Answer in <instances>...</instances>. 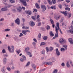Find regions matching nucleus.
Wrapping results in <instances>:
<instances>
[{"mask_svg":"<svg viewBox=\"0 0 73 73\" xmlns=\"http://www.w3.org/2000/svg\"><path fill=\"white\" fill-rule=\"evenodd\" d=\"M59 8L60 9H61L62 8V5L61 4H60L58 5Z\"/></svg>","mask_w":73,"mask_h":73,"instance_id":"nucleus-52","label":"nucleus"},{"mask_svg":"<svg viewBox=\"0 0 73 73\" xmlns=\"http://www.w3.org/2000/svg\"><path fill=\"white\" fill-rule=\"evenodd\" d=\"M10 2L12 3H15V0H9Z\"/></svg>","mask_w":73,"mask_h":73,"instance_id":"nucleus-35","label":"nucleus"},{"mask_svg":"<svg viewBox=\"0 0 73 73\" xmlns=\"http://www.w3.org/2000/svg\"><path fill=\"white\" fill-rule=\"evenodd\" d=\"M33 41H35V42H37V40H36V38H34V39H33Z\"/></svg>","mask_w":73,"mask_h":73,"instance_id":"nucleus-58","label":"nucleus"},{"mask_svg":"<svg viewBox=\"0 0 73 73\" xmlns=\"http://www.w3.org/2000/svg\"><path fill=\"white\" fill-rule=\"evenodd\" d=\"M47 30V31H48L49 29H50V26H49V25H47L46 27Z\"/></svg>","mask_w":73,"mask_h":73,"instance_id":"nucleus-50","label":"nucleus"},{"mask_svg":"<svg viewBox=\"0 0 73 73\" xmlns=\"http://www.w3.org/2000/svg\"><path fill=\"white\" fill-rule=\"evenodd\" d=\"M54 17L56 20H58V19H59L61 17V15H54Z\"/></svg>","mask_w":73,"mask_h":73,"instance_id":"nucleus-6","label":"nucleus"},{"mask_svg":"<svg viewBox=\"0 0 73 73\" xmlns=\"http://www.w3.org/2000/svg\"><path fill=\"white\" fill-rule=\"evenodd\" d=\"M22 28L23 29H28L29 27H25V26H23L22 27Z\"/></svg>","mask_w":73,"mask_h":73,"instance_id":"nucleus-29","label":"nucleus"},{"mask_svg":"<svg viewBox=\"0 0 73 73\" xmlns=\"http://www.w3.org/2000/svg\"><path fill=\"white\" fill-rule=\"evenodd\" d=\"M5 66H3V68H2L1 71L2 73H5Z\"/></svg>","mask_w":73,"mask_h":73,"instance_id":"nucleus-11","label":"nucleus"},{"mask_svg":"<svg viewBox=\"0 0 73 73\" xmlns=\"http://www.w3.org/2000/svg\"><path fill=\"white\" fill-rule=\"evenodd\" d=\"M70 28H71V29H70V30H73V26L71 25L70 26Z\"/></svg>","mask_w":73,"mask_h":73,"instance_id":"nucleus-60","label":"nucleus"},{"mask_svg":"<svg viewBox=\"0 0 73 73\" xmlns=\"http://www.w3.org/2000/svg\"><path fill=\"white\" fill-rule=\"evenodd\" d=\"M26 53H27V54L28 55H31V52H26Z\"/></svg>","mask_w":73,"mask_h":73,"instance_id":"nucleus-51","label":"nucleus"},{"mask_svg":"<svg viewBox=\"0 0 73 73\" xmlns=\"http://www.w3.org/2000/svg\"><path fill=\"white\" fill-rule=\"evenodd\" d=\"M57 24H58V27H59L58 30H59V31L60 32V33H61L62 35V32L61 31V29H60V28H59V23H56V28H57Z\"/></svg>","mask_w":73,"mask_h":73,"instance_id":"nucleus-13","label":"nucleus"},{"mask_svg":"<svg viewBox=\"0 0 73 73\" xmlns=\"http://www.w3.org/2000/svg\"><path fill=\"white\" fill-rule=\"evenodd\" d=\"M48 1L50 5H52L53 3L51 0H48Z\"/></svg>","mask_w":73,"mask_h":73,"instance_id":"nucleus-25","label":"nucleus"},{"mask_svg":"<svg viewBox=\"0 0 73 73\" xmlns=\"http://www.w3.org/2000/svg\"><path fill=\"white\" fill-rule=\"evenodd\" d=\"M53 47H50L49 48V51H50V52H52V51L53 50Z\"/></svg>","mask_w":73,"mask_h":73,"instance_id":"nucleus-41","label":"nucleus"},{"mask_svg":"<svg viewBox=\"0 0 73 73\" xmlns=\"http://www.w3.org/2000/svg\"><path fill=\"white\" fill-rule=\"evenodd\" d=\"M52 1L53 4H55V3H56V0H52Z\"/></svg>","mask_w":73,"mask_h":73,"instance_id":"nucleus-34","label":"nucleus"},{"mask_svg":"<svg viewBox=\"0 0 73 73\" xmlns=\"http://www.w3.org/2000/svg\"><path fill=\"white\" fill-rule=\"evenodd\" d=\"M31 18L33 19L34 20H36V17L33 16L31 17Z\"/></svg>","mask_w":73,"mask_h":73,"instance_id":"nucleus-53","label":"nucleus"},{"mask_svg":"<svg viewBox=\"0 0 73 73\" xmlns=\"http://www.w3.org/2000/svg\"><path fill=\"white\" fill-rule=\"evenodd\" d=\"M42 54H45V51L44 50H43L42 52Z\"/></svg>","mask_w":73,"mask_h":73,"instance_id":"nucleus-57","label":"nucleus"},{"mask_svg":"<svg viewBox=\"0 0 73 73\" xmlns=\"http://www.w3.org/2000/svg\"><path fill=\"white\" fill-rule=\"evenodd\" d=\"M41 34L39 33L38 36V38H41Z\"/></svg>","mask_w":73,"mask_h":73,"instance_id":"nucleus-56","label":"nucleus"},{"mask_svg":"<svg viewBox=\"0 0 73 73\" xmlns=\"http://www.w3.org/2000/svg\"><path fill=\"white\" fill-rule=\"evenodd\" d=\"M2 52L3 53H6V51H5V49H4L3 50Z\"/></svg>","mask_w":73,"mask_h":73,"instance_id":"nucleus-40","label":"nucleus"},{"mask_svg":"<svg viewBox=\"0 0 73 73\" xmlns=\"http://www.w3.org/2000/svg\"><path fill=\"white\" fill-rule=\"evenodd\" d=\"M50 8H51L52 9H56V7L54 6H52L51 7H50Z\"/></svg>","mask_w":73,"mask_h":73,"instance_id":"nucleus-27","label":"nucleus"},{"mask_svg":"<svg viewBox=\"0 0 73 73\" xmlns=\"http://www.w3.org/2000/svg\"><path fill=\"white\" fill-rule=\"evenodd\" d=\"M29 49H30V48L29 47H27L25 48V51L26 52H27L29 50Z\"/></svg>","mask_w":73,"mask_h":73,"instance_id":"nucleus-16","label":"nucleus"},{"mask_svg":"<svg viewBox=\"0 0 73 73\" xmlns=\"http://www.w3.org/2000/svg\"><path fill=\"white\" fill-rule=\"evenodd\" d=\"M4 56L5 57H8V55L7 54H6L4 55Z\"/></svg>","mask_w":73,"mask_h":73,"instance_id":"nucleus-64","label":"nucleus"},{"mask_svg":"<svg viewBox=\"0 0 73 73\" xmlns=\"http://www.w3.org/2000/svg\"><path fill=\"white\" fill-rule=\"evenodd\" d=\"M1 10L2 11H3V12L4 11H7V9L5 8H2L1 9Z\"/></svg>","mask_w":73,"mask_h":73,"instance_id":"nucleus-24","label":"nucleus"},{"mask_svg":"<svg viewBox=\"0 0 73 73\" xmlns=\"http://www.w3.org/2000/svg\"><path fill=\"white\" fill-rule=\"evenodd\" d=\"M45 45V43L44 42H42L41 43L40 46H41V45Z\"/></svg>","mask_w":73,"mask_h":73,"instance_id":"nucleus-45","label":"nucleus"},{"mask_svg":"<svg viewBox=\"0 0 73 73\" xmlns=\"http://www.w3.org/2000/svg\"><path fill=\"white\" fill-rule=\"evenodd\" d=\"M22 9V8L21 7H19L17 8V9L19 12H20Z\"/></svg>","mask_w":73,"mask_h":73,"instance_id":"nucleus-21","label":"nucleus"},{"mask_svg":"<svg viewBox=\"0 0 73 73\" xmlns=\"http://www.w3.org/2000/svg\"><path fill=\"white\" fill-rule=\"evenodd\" d=\"M66 49L64 48H60V51L61 52H65V51Z\"/></svg>","mask_w":73,"mask_h":73,"instance_id":"nucleus-22","label":"nucleus"},{"mask_svg":"<svg viewBox=\"0 0 73 73\" xmlns=\"http://www.w3.org/2000/svg\"><path fill=\"white\" fill-rule=\"evenodd\" d=\"M61 66H62L64 67L65 66V63H62L61 64Z\"/></svg>","mask_w":73,"mask_h":73,"instance_id":"nucleus-55","label":"nucleus"},{"mask_svg":"<svg viewBox=\"0 0 73 73\" xmlns=\"http://www.w3.org/2000/svg\"><path fill=\"white\" fill-rule=\"evenodd\" d=\"M14 39L15 40V41H17V40H19V37L18 36H15L14 38Z\"/></svg>","mask_w":73,"mask_h":73,"instance_id":"nucleus-26","label":"nucleus"},{"mask_svg":"<svg viewBox=\"0 0 73 73\" xmlns=\"http://www.w3.org/2000/svg\"><path fill=\"white\" fill-rule=\"evenodd\" d=\"M22 57H23L24 60H25V61L27 60V58H26V57H25L24 55H22Z\"/></svg>","mask_w":73,"mask_h":73,"instance_id":"nucleus-36","label":"nucleus"},{"mask_svg":"<svg viewBox=\"0 0 73 73\" xmlns=\"http://www.w3.org/2000/svg\"><path fill=\"white\" fill-rule=\"evenodd\" d=\"M59 41L60 44H62V42H65V43H66V41L63 38H60L59 39Z\"/></svg>","mask_w":73,"mask_h":73,"instance_id":"nucleus-5","label":"nucleus"},{"mask_svg":"<svg viewBox=\"0 0 73 73\" xmlns=\"http://www.w3.org/2000/svg\"><path fill=\"white\" fill-rule=\"evenodd\" d=\"M47 38H48V37L47 36H44L43 37V39L44 40H46Z\"/></svg>","mask_w":73,"mask_h":73,"instance_id":"nucleus-37","label":"nucleus"},{"mask_svg":"<svg viewBox=\"0 0 73 73\" xmlns=\"http://www.w3.org/2000/svg\"><path fill=\"white\" fill-rule=\"evenodd\" d=\"M26 13L28 14L29 15H32V11L30 10L26 11H25Z\"/></svg>","mask_w":73,"mask_h":73,"instance_id":"nucleus-10","label":"nucleus"},{"mask_svg":"<svg viewBox=\"0 0 73 73\" xmlns=\"http://www.w3.org/2000/svg\"><path fill=\"white\" fill-rule=\"evenodd\" d=\"M22 3V4L25 5V6H27V3L26 2V1L27 2H28L29 1V0H19Z\"/></svg>","mask_w":73,"mask_h":73,"instance_id":"nucleus-3","label":"nucleus"},{"mask_svg":"<svg viewBox=\"0 0 73 73\" xmlns=\"http://www.w3.org/2000/svg\"><path fill=\"white\" fill-rule=\"evenodd\" d=\"M7 70H8V71H11V68H10V67H9V66L7 67Z\"/></svg>","mask_w":73,"mask_h":73,"instance_id":"nucleus-47","label":"nucleus"},{"mask_svg":"<svg viewBox=\"0 0 73 73\" xmlns=\"http://www.w3.org/2000/svg\"><path fill=\"white\" fill-rule=\"evenodd\" d=\"M14 73H20V71L18 70H16L14 71Z\"/></svg>","mask_w":73,"mask_h":73,"instance_id":"nucleus-39","label":"nucleus"},{"mask_svg":"<svg viewBox=\"0 0 73 73\" xmlns=\"http://www.w3.org/2000/svg\"><path fill=\"white\" fill-rule=\"evenodd\" d=\"M24 36V35L23 34V33H20V35H19V37H22V36Z\"/></svg>","mask_w":73,"mask_h":73,"instance_id":"nucleus-44","label":"nucleus"},{"mask_svg":"<svg viewBox=\"0 0 73 73\" xmlns=\"http://www.w3.org/2000/svg\"><path fill=\"white\" fill-rule=\"evenodd\" d=\"M62 13V14H64V16H67V15H68V11H66L65 12L64 11H61V12Z\"/></svg>","mask_w":73,"mask_h":73,"instance_id":"nucleus-12","label":"nucleus"},{"mask_svg":"<svg viewBox=\"0 0 73 73\" xmlns=\"http://www.w3.org/2000/svg\"><path fill=\"white\" fill-rule=\"evenodd\" d=\"M11 31V29H7L5 30L4 31L5 32H8V31Z\"/></svg>","mask_w":73,"mask_h":73,"instance_id":"nucleus-33","label":"nucleus"},{"mask_svg":"<svg viewBox=\"0 0 73 73\" xmlns=\"http://www.w3.org/2000/svg\"><path fill=\"white\" fill-rule=\"evenodd\" d=\"M22 33L25 35H27V33H26V30H23L22 31Z\"/></svg>","mask_w":73,"mask_h":73,"instance_id":"nucleus-23","label":"nucleus"},{"mask_svg":"<svg viewBox=\"0 0 73 73\" xmlns=\"http://www.w3.org/2000/svg\"><path fill=\"white\" fill-rule=\"evenodd\" d=\"M68 41H69L71 44H73V40L72 38H70L68 39Z\"/></svg>","mask_w":73,"mask_h":73,"instance_id":"nucleus-14","label":"nucleus"},{"mask_svg":"<svg viewBox=\"0 0 73 73\" xmlns=\"http://www.w3.org/2000/svg\"><path fill=\"white\" fill-rule=\"evenodd\" d=\"M7 48L10 53H13L14 52V48L13 46H11V48H10V46H9L7 47Z\"/></svg>","mask_w":73,"mask_h":73,"instance_id":"nucleus-1","label":"nucleus"},{"mask_svg":"<svg viewBox=\"0 0 73 73\" xmlns=\"http://www.w3.org/2000/svg\"><path fill=\"white\" fill-rule=\"evenodd\" d=\"M68 31L70 33H72L73 34V30H69Z\"/></svg>","mask_w":73,"mask_h":73,"instance_id":"nucleus-43","label":"nucleus"},{"mask_svg":"<svg viewBox=\"0 0 73 73\" xmlns=\"http://www.w3.org/2000/svg\"><path fill=\"white\" fill-rule=\"evenodd\" d=\"M36 21H38V22H39L40 21L41 19L40 18L37 19H36Z\"/></svg>","mask_w":73,"mask_h":73,"instance_id":"nucleus-54","label":"nucleus"},{"mask_svg":"<svg viewBox=\"0 0 73 73\" xmlns=\"http://www.w3.org/2000/svg\"><path fill=\"white\" fill-rule=\"evenodd\" d=\"M57 71H58V70H57V69L54 70L53 73H57Z\"/></svg>","mask_w":73,"mask_h":73,"instance_id":"nucleus-48","label":"nucleus"},{"mask_svg":"<svg viewBox=\"0 0 73 73\" xmlns=\"http://www.w3.org/2000/svg\"><path fill=\"white\" fill-rule=\"evenodd\" d=\"M17 53L18 54H19V53H20V52H21V50H17Z\"/></svg>","mask_w":73,"mask_h":73,"instance_id":"nucleus-42","label":"nucleus"},{"mask_svg":"<svg viewBox=\"0 0 73 73\" xmlns=\"http://www.w3.org/2000/svg\"><path fill=\"white\" fill-rule=\"evenodd\" d=\"M41 8L42 12H45V11L46 9V7L45 5H41Z\"/></svg>","mask_w":73,"mask_h":73,"instance_id":"nucleus-4","label":"nucleus"},{"mask_svg":"<svg viewBox=\"0 0 73 73\" xmlns=\"http://www.w3.org/2000/svg\"><path fill=\"white\" fill-rule=\"evenodd\" d=\"M29 25L31 27H33L35 25V23L33 21H31L29 23Z\"/></svg>","mask_w":73,"mask_h":73,"instance_id":"nucleus-8","label":"nucleus"},{"mask_svg":"<svg viewBox=\"0 0 73 73\" xmlns=\"http://www.w3.org/2000/svg\"><path fill=\"white\" fill-rule=\"evenodd\" d=\"M65 9L69 11H70V9L69 7H66L65 8Z\"/></svg>","mask_w":73,"mask_h":73,"instance_id":"nucleus-38","label":"nucleus"},{"mask_svg":"<svg viewBox=\"0 0 73 73\" xmlns=\"http://www.w3.org/2000/svg\"><path fill=\"white\" fill-rule=\"evenodd\" d=\"M69 15L68 17L69 18H70V17L71 16H72V14H71V13H69Z\"/></svg>","mask_w":73,"mask_h":73,"instance_id":"nucleus-59","label":"nucleus"},{"mask_svg":"<svg viewBox=\"0 0 73 73\" xmlns=\"http://www.w3.org/2000/svg\"><path fill=\"white\" fill-rule=\"evenodd\" d=\"M50 36H54V34L52 31H50Z\"/></svg>","mask_w":73,"mask_h":73,"instance_id":"nucleus-30","label":"nucleus"},{"mask_svg":"<svg viewBox=\"0 0 73 73\" xmlns=\"http://www.w3.org/2000/svg\"><path fill=\"white\" fill-rule=\"evenodd\" d=\"M5 4L6 5V7L7 8H9V7H12V5H9L8 4H7V3H5Z\"/></svg>","mask_w":73,"mask_h":73,"instance_id":"nucleus-20","label":"nucleus"},{"mask_svg":"<svg viewBox=\"0 0 73 73\" xmlns=\"http://www.w3.org/2000/svg\"><path fill=\"white\" fill-rule=\"evenodd\" d=\"M50 21L52 24H54V21H53V20L52 19H50Z\"/></svg>","mask_w":73,"mask_h":73,"instance_id":"nucleus-28","label":"nucleus"},{"mask_svg":"<svg viewBox=\"0 0 73 73\" xmlns=\"http://www.w3.org/2000/svg\"><path fill=\"white\" fill-rule=\"evenodd\" d=\"M57 27H56V26L55 27V31L56 32V33L55 35V36L56 37H57L58 36V30H59V28L58 27V23H57Z\"/></svg>","mask_w":73,"mask_h":73,"instance_id":"nucleus-2","label":"nucleus"},{"mask_svg":"<svg viewBox=\"0 0 73 73\" xmlns=\"http://www.w3.org/2000/svg\"><path fill=\"white\" fill-rule=\"evenodd\" d=\"M15 23L17 24L18 25L20 24V19L19 18H17L15 21Z\"/></svg>","mask_w":73,"mask_h":73,"instance_id":"nucleus-9","label":"nucleus"},{"mask_svg":"<svg viewBox=\"0 0 73 73\" xmlns=\"http://www.w3.org/2000/svg\"><path fill=\"white\" fill-rule=\"evenodd\" d=\"M56 54L57 56H59L60 55V52L58 51V48L56 49Z\"/></svg>","mask_w":73,"mask_h":73,"instance_id":"nucleus-7","label":"nucleus"},{"mask_svg":"<svg viewBox=\"0 0 73 73\" xmlns=\"http://www.w3.org/2000/svg\"><path fill=\"white\" fill-rule=\"evenodd\" d=\"M4 19L3 18H2L0 19V21H4Z\"/></svg>","mask_w":73,"mask_h":73,"instance_id":"nucleus-61","label":"nucleus"},{"mask_svg":"<svg viewBox=\"0 0 73 73\" xmlns=\"http://www.w3.org/2000/svg\"><path fill=\"white\" fill-rule=\"evenodd\" d=\"M41 22H39L38 23V26H40V25H41Z\"/></svg>","mask_w":73,"mask_h":73,"instance_id":"nucleus-63","label":"nucleus"},{"mask_svg":"<svg viewBox=\"0 0 73 73\" xmlns=\"http://www.w3.org/2000/svg\"><path fill=\"white\" fill-rule=\"evenodd\" d=\"M11 26H12L13 27V26H15V23H12L11 24Z\"/></svg>","mask_w":73,"mask_h":73,"instance_id":"nucleus-62","label":"nucleus"},{"mask_svg":"<svg viewBox=\"0 0 73 73\" xmlns=\"http://www.w3.org/2000/svg\"><path fill=\"white\" fill-rule=\"evenodd\" d=\"M32 66L34 70H36V65H35V64H32Z\"/></svg>","mask_w":73,"mask_h":73,"instance_id":"nucleus-17","label":"nucleus"},{"mask_svg":"<svg viewBox=\"0 0 73 73\" xmlns=\"http://www.w3.org/2000/svg\"><path fill=\"white\" fill-rule=\"evenodd\" d=\"M7 58H4L3 59V64H4V65L6 64H7Z\"/></svg>","mask_w":73,"mask_h":73,"instance_id":"nucleus-15","label":"nucleus"},{"mask_svg":"<svg viewBox=\"0 0 73 73\" xmlns=\"http://www.w3.org/2000/svg\"><path fill=\"white\" fill-rule=\"evenodd\" d=\"M66 65L68 68H69L70 67V66L69 64V62H67L66 64Z\"/></svg>","mask_w":73,"mask_h":73,"instance_id":"nucleus-32","label":"nucleus"},{"mask_svg":"<svg viewBox=\"0 0 73 73\" xmlns=\"http://www.w3.org/2000/svg\"><path fill=\"white\" fill-rule=\"evenodd\" d=\"M35 6L37 8H38V9H40V5L38 4L37 3H36L35 4Z\"/></svg>","mask_w":73,"mask_h":73,"instance_id":"nucleus-19","label":"nucleus"},{"mask_svg":"<svg viewBox=\"0 0 73 73\" xmlns=\"http://www.w3.org/2000/svg\"><path fill=\"white\" fill-rule=\"evenodd\" d=\"M45 64H47V65H50L52 64V62H45Z\"/></svg>","mask_w":73,"mask_h":73,"instance_id":"nucleus-18","label":"nucleus"},{"mask_svg":"<svg viewBox=\"0 0 73 73\" xmlns=\"http://www.w3.org/2000/svg\"><path fill=\"white\" fill-rule=\"evenodd\" d=\"M63 46V47H64V49L66 50V49H67V45H64Z\"/></svg>","mask_w":73,"mask_h":73,"instance_id":"nucleus-31","label":"nucleus"},{"mask_svg":"<svg viewBox=\"0 0 73 73\" xmlns=\"http://www.w3.org/2000/svg\"><path fill=\"white\" fill-rule=\"evenodd\" d=\"M30 65V62H27V64L26 65V66H28Z\"/></svg>","mask_w":73,"mask_h":73,"instance_id":"nucleus-49","label":"nucleus"},{"mask_svg":"<svg viewBox=\"0 0 73 73\" xmlns=\"http://www.w3.org/2000/svg\"><path fill=\"white\" fill-rule=\"evenodd\" d=\"M46 50L47 51V53L49 51V48L48 47H46Z\"/></svg>","mask_w":73,"mask_h":73,"instance_id":"nucleus-46","label":"nucleus"}]
</instances>
